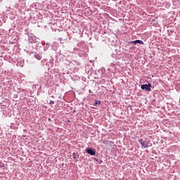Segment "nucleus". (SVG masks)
I'll return each instance as SVG.
<instances>
[{"mask_svg":"<svg viewBox=\"0 0 180 180\" xmlns=\"http://www.w3.org/2000/svg\"><path fill=\"white\" fill-rule=\"evenodd\" d=\"M141 88L143 90L145 89V91H148V92H150V91H151V84L141 85Z\"/></svg>","mask_w":180,"mask_h":180,"instance_id":"f257e3e1","label":"nucleus"},{"mask_svg":"<svg viewBox=\"0 0 180 180\" xmlns=\"http://www.w3.org/2000/svg\"><path fill=\"white\" fill-rule=\"evenodd\" d=\"M86 152L90 155H95L96 154V150L91 148H86Z\"/></svg>","mask_w":180,"mask_h":180,"instance_id":"f03ea898","label":"nucleus"},{"mask_svg":"<svg viewBox=\"0 0 180 180\" xmlns=\"http://www.w3.org/2000/svg\"><path fill=\"white\" fill-rule=\"evenodd\" d=\"M139 143H140V144H141L142 147H143L144 148H148V144H147V141H146L143 139H140Z\"/></svg>","mask_w":180,"mask_h":180,"instance_id":"7ed1b4c3","label":"nucleus"},{"mask_svg":"<svg viewBox=\"0 0 180 180\" xmlns=\"http://www.w3.org/2000/svg\"><path fill=\"white\" fill-rule=\"evenodd\" d=\"M131 44H136L137 43L139 44H144V42H143V41L139 40V39L138 40H135L134 41H131Z\"/></svg>","mask_w":180,"mask_h":180,"instance_id":"20e7f679","label":"nucleus"},{"mask_svg":"<svg viewBox=\"0 0 180 180\" xmlns=\"http://www.w3.org/2000/svg\"><path fill=\"white\" fill-rule=\"evenodd\" d=\"M72 155H73L74 160H76L77 161H78V158H79V155H78V153H73Z\"/></svg>","mask_w":180,"mask_h":180,"instance_id":"39448f33","label":"nucleus"},{"mask_svg":"<svg viewBox=\"0 0 180 180\" xmlns=\"http://www.w3.org/2000/svg\"><path fill=\"white\" fill-rule=\"evenodd\" d=\"M34 57H35V58H37V60H41V56H40L39 54H35Z\"/></svg>","mask_w":180,"mask_h":180,"instance_id":"423d86ee","label":"nucleus"},{"mask_svg":"<svg viewBox=\"0 0 180 180\" xmlns=\"http://www.w3.org/2000/svg\"><path fill=\"white\" fill-rule=\"evenodd\" d=\"M96 105H101V101H95V104H94V106H96Z\"/></svg>","mask_w":180,"mask_h":180,"instance_id":"0eeeda50","label":"nucleus"},{"mask_svg":"<svg viewBox=\"0 0 180 180\" xmlns=\"http://www.w3.org/2000/svg\"><path fill=\"white\" fill-rule=\"evenodd\" d=\"M49 103H50V105H54V101H50Z\"/></svg>","mask_w":180,"mask_h":180,"instance_id":"6e6552de","label":"nucleus"},{"mask_svg":"<svg viewBox=\"0 0 180 180\" xmlns=\"http://www.w3.org/2000/svg\"><path fill=\"white\" fill-rule=\"evenodd\" d=\"M89 94H92V91L91 90H89Z\"/></svg>","mask_w":180,"mask_h":180,"instance_id":"1a4fd4ad","label":"nucleus"}]
</instances>
